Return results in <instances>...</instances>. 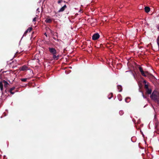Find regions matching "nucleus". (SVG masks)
Returning a JSON list of instances; mask_svg holds the SVG:
<instances>
[{
	"label": "nucleus",
	"mask_w": 159,
	"mask_h": 159,
	"mask_svg": "<svg viewBox=\"0 0 159 159\" xmlns=\"http://www.w3.org/2000/svg\"><path fill=\"white\" fill-rule=\"evenodd\" d=\"M66 8L67 6L66 5H64L63 7H62L60 9V10L58 11V12H60L63 11Z\"/></svg>",
	"instance_id": "7"
},
{
	"label": "nucleus",
	"mask_w": 159,
	"mask_h": 159,
	"mask_svg": "<svg viewBox=\"0 0 159 159\" xmlns=\"http://www.w3.org/2000/svg\"><path fill=\"white\" fill-rule=\"evenodd\" d=\"M148 84H149L148 83L147 84H145V85L144 86V88L145 90L148 89H149V87H148Z\"/></svg>",
	"instance_id": "13"
},
{
	"label": "nucleus",
	"mask_w": 159,
	"mask_h": 159,
	"mask_svg": "<svg viewBox=\"0 0 159 159\" xmlns=\"http://www.w3.org/2000/svg\"><path fill=\"white\" fill-rule=\"evenodd\" d=\"M146 93L148 94H150L152 93V90L151 89H148L145 90Z\"/></svg>",
	"instance_id": "8"
},
{
	"label": "nucleus",
	"mask_w": 159,
	"mask_h": 159,
	"mask_svg": "<svg viewBox=\"0 0 159 159\" xmlns=\"http://www.w3.org/2000/svg\"><path fill=\"white\" fill-rule=\"evenodd\" d=\"M69 13V12H68L67 13V14H68Z\"/></svg>",
	"instance_id": "27"
},
{
	"label": "nucleus",
	"mask_w": 159,
	"mask_h": 159,
	"mask_svg": "<svg viewBox=\"0 0 159 159\" xmlns=\"http://www.w3.org/2000/svg\"><path fill=\"white\" fill-rule=\"evenodd\" d=\"M28 31L26 30L25 31V32L24 34V36L28 32Z\"/></svg>",
	"instance_id": "17"
},
{
	"label": "nucleus",
	"mask_w": 159,
	"mask_h": 159,
	"mask_svg": "<svg viewBox=\"0 0 159 159\" xmlns=\"http://www.w3.org/2000/svg\"><path fill=\"white\" fill-rule=\"evenodd\" d=\"M4 84V87L6 88V90L5 91V92L7 93V89L8 85H9V84L7 83V82L5 80H3L2 81L0 82V88L1 91H2L3 90V84ZM2 93H3V92L2 91Z\"/></svg>",
	"instance_id": "4"
},
{
	"label": "nucleus",
	"mask_w": 159,
	"mask_h": 159,
	"mask_svg": "<svg viewBox=\"0 0 159 159\" xmlns=\"http://www.w3.org/2000/svg\"><path fill=\"white\" fill-rule=\"evenodd\" d=\"M62 1V0H59L58 1V3H61Z\"/></svg>",
	"instance_id": "20"
},
{
	"label": "nucleus",
	"mask_w": 159,
	"mask_h": 159,
	"mask_svg": "<svg viewBox=\"0 0 159 159\" xmlns=\"http://www.w3.org/2000/svg\"><path fill=\"white\" fill-rule=\"evenodd\" d=\"M122 112V111H119V113L120 114Z\"/></svg>",
	"instance_id": "23"
},
{
	"label": "nucleus",
	"mask_w": 159,
	"mask_h": 159,
	"mask_svg": "<svg viewBox=\"0 0 159 159\" xmlns=\"http://www.w3.org/2000/svg\"><path fill=\"white\" fill-rule=\"evenodd\" d=\"M139 71L141 72L142 75L144 77H148V78L151 77L153 76V75L151 74H150L148 71H144L143 69V68L139 66Z\"/></svg>",
	"instance_id": "3"
},
{
	"label": "nucleus",
	"mask_w": 159,
	"mask_h": 159,
	"mask_svg": "<svg viewBox=\"0 0 159 159\" xmlns=\"http://www.w3.org/2000/svg\"><path fill=\"white\" fill-rule=\"evenodd\" d=\"M49 51L51 54L52 55V58L54 59L57 60L58 59L59 55H57V52L56 49L53 48L49 47Z\"/></svg>",
	"instance_id": "2"
},
{
	"label": "nucleus",
	"mask_w": 159,
	"mask_h": 159,
	"mask_svg": "<svg viewBox=\"0 0 159 159\" xmlns=\"http://www.w3.org/2000/svg\"><path fill=\"white\" fill-rule=\"evenodd\" d=\"M36 19H37V18H36V17H34V18L33 19V21H34V22L36 20Z\"/></svg>",
	"instance_id": "18"
},
{
	"label": "nucleus",
	"mask_w": 159,
	"mask_h": 159,
	"mask_svg": "<svg viewBox=\"0 0 159 159\" xmlns=\"http://www.w3.org/2000/svg\"><path fill=\"white\" fill-rule=\"evenodd\" d=\"M15 89V87H13L10 89V90H9V92L11 93V94H14L15 93L14 92H13L12 91L14 90Z\"/></svg>",
	"instance_id": "10"
},
{
	"label": "nucleus",
	"mask_w": 159,
	"mask_h": 159,
	"mask_svg": "<svg viewBox=\"0 0 159 159\" xmlns=\"http://www.w3.org/2000/svg\"><path fill=\"white\" fill-rule=\"evenodd\" d=\"M157 29L159 30V26L157 27Z\"/></svg>",
	"instance_id": "26"
},
{
	"label": "nucleus",
	"mask_w": 159,
	"mask_h": 159,
	"mask_svg": "<svg viewBox=\"0 0 159 159\" xmlns=\"http://www.w3.org/2000/svg\"><path fill=\"white\" fill-rule=\"evenodd\" d=\"M145 11L147 13H148L150 11V8L148 7H146L144 8Z\"/></svg>",
	"instance_id": "11"
},
{
	"label": "nucleus",
	"mask_w": 159,
	"mask_h": 159,
	"mask_svg": "<svg viewBox=\"0 0 159 159\" xmlns=\"http://www.w3.org/2000/svg\"><path fill=\"white\" fill-rule=\"evenodd\" d=\"M130 99V98H129L127 97L125 99V101L127 102H128L129 101Z\"/></svg>",
	"instance_id": "14"
},
{
	"label": "nucleus",
	"mask_w": 159,
	"mask_h": 159,
	"mask_svg": "<svg viewBox=\"0 0 159 159\" xmlns=\"http://www.w3.org/2000/svg\"><path fill=\"white\" fill-rule=\"evenodd\" d=\"M44 35H45L47 37V35L46 33H45L44 34Z\"/></svg>",
	"instance_id": "24"
},
{
	"label": "nucleus",
	"mask_w": 159,
	"mask_h": 159,
	"mask_svg": "<svg viewBox=\"0 0 159 159\" xmlns=\"http://www.w3.org/2000/svg\"><path fill=\"white\" fill-rule=\"evenodd\" d=\"M27 79V78H22L20 79L21 80L24 82H26Z\"/></svg>",
	"instance_id": "15"
},
{
	"label": "nucleus",
	"mask_w": 159,
	"mask_h": 159,
	"mask_svg": "<svg viewBox=\"0 0 159 159\" xmlns=\"http://www.w3.org/2000/svg\"><path fill=\"white\" fill-rule=\"evenodd\" d=\"M117 89L119 91V92H120L122 91V87L120 85H118L117 86Z\"/></svg>",
	"instance_id": "12"
},
{
	"label": "nucleus",
	"mask_w": 159,
	"mask_h": 159,
	"mask_svg": "<svg viewBox=\"0 0 159 159\" xmlns=\"http://www.w3.org/2000/svg\"><path fill=\"white\" fill-rule=\"evenodd\" d=\"M52 19L49 18H47L45 20V22L47 23H51L52 21Z\"/></svg>",
	"instance_id": "9"
},
{
	"label": "nucleus",
	"mask_w": 159,
	"mask_h": 159,
	"mask_svg": "<svg viewBox=\"0 0 159 159\" xmlns=\"http://www.w3.org/2000/svg\"><path fill=\"white\" fill-rule=\"evenodd\" d=\"M20 71H26L28 70V67L26 65H24L20 68Z\"/></svg>",
	"instance_id": "6"
},
{
	"label": "nucleus",
	"mask_w": 159,
	"mask_h": 159,
	"mask_svg": "<svg viewBox=\"0 0 159 159\" xmlns=\"http://www.w3.org/2000/svg\"><path fill=\"white\" fill-rule=\"evenodd\" d=\"M32 30V27H29L27 30L29 32H30Z\"/></svg>",
	"instance_id": "16"
},
{
	"label": "nucleus",
	"mask_w": 159,
	"mask_h": 159,
	"mask_svg": "<svg viewBox=\"0 0 159 159\" xmlns=\"http://www.w3.org/2000/svg\"><path fill=\"white\" fill-rule=\"evenodd\" d=\"M150 98L155 102H159V92L154 90L151 95Z\"/></svg>",
	"instance_id": "1"
},
{
	"label": "nucleus",
	"mask_w": 159,
	"mask_h": 159,
	"mask_svg": "<svg viewBox=\"0 0 159 159\" xmlns=\"http://www.w3.org/2000/svg\"><path fill=\"white\" fill-rule=\"evenodd\" d=\"M110 94L111 95V97L109 98L110 99H111V98L113 96V94L112 93H111Z\"/></svg>",
	"instance_id": "19"
},
{
	"label": "nucleus",
	"mask_w": 159,
	"mask_h": 159,
	"mask_svg": "<svg viewBox=\"0 0 159 159\" xmlns=\"http://www.w3.org/2000/svg\"><path fill=\"white\" fill-rule=\"evenodd\" d=\"M147 83V82L146 80H144L143 81V83L145 84H146Z\"/></svg>",
	"instance_id": "21"
},
{
	"label": "nucleus",
	"mask_w": 159,
	"mask_h": 159,
	"mask_svg": "<svg viewBox=\"0 0 159 159\" xmlns=\"http://www.w3.org/2000/svg\"><path fill=\"white\" fill-rule=\"evenodd\" d=\"M100 35L98 33L94 34L92 36V39L94 40H96L99 38Z\"/></svg>",
	"instance_id": "5"
},
{
	"label": "nucleus",
	"mask_w": 159,
	"mask_h": 159,
	"mask_svg": "<svg viewBox=\"0 0 159 159\" xmlns=\"http://www.w3.org/2000/svg\"><path fill=\"white\" fill-rule=\"evenodd\" d=\"M49 30H50V33H51V34H53V31H52L50 29H49Z\"/></svg>",
	"instance_id": "22"
},
{
	"label": "nucleus",
	"mask_w": 159,
	"mask_h": 159,
	"mask_svg": "<svg viewBox=\"0 0 159 159\" xmlns=\"http://www.w3.org/2000/svg\"><path fill=\"white\" fill-rule=\"evenodd\" d=\"M157 41H158V42H159V37L157 39Z\"/></svg>",
	"instance_id": "25"
}]
</instances>
